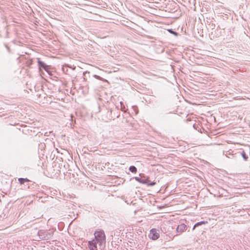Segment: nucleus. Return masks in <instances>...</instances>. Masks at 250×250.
<instances>
[{"label":"nucleus","mask_w":250,"mask_h":250,"mask_svg":"<svg viewBox=\"0 0 250 250\" xmlns=\"http://www.w3.org/2000/svg\"><path fill=\"white\" fill-rule=\"evenodd\" d=\"M94 236L95 239L93 240L98 243L100 249H103L105 246V235L104 230L95 231Z\"/></svg>","instance_id":"obj_1"},{"label":"nucleus","mask_w":250,"mask_h":250,"mask_svg":"<svg viewBox=\"0 0 250 250\" xmlns=\"http://www.w3.org/2000/svg\"><path fill=\"white\" fill-rule=\"evenodd\" d=\"M56 229H52L49 230L40 229L38 231V234L40 239L42 240H48L50 239L54 234Z\"/></svg>","instance_id":"obj_2"},{"label":"nucleus","mask_w":250,"mask_h":250,"mask_svg":"<svg viewBox=\"0 0 250 250\" xmlns=\"http://www.w3.org/2000/svg\"><path fill=\"white\" fill-rule=\"evenodd\" d=\"M188 229V227L184 223H180L178 225L176 228V232L177 234L175 235L176 236L179 235L183 232H185Z\"/></svg>","instance_id":"obj_3"},{"label":"nucleus","mask_w":250,"mask_h":250,"mask_svg":"<svg viewBox=\"0 0 250 250\" xmlns=\"http://www.w3.org/2000/svg\"><path fill=\"white\" fill-rule=\"evenodd\" d=\"M148 236L150 239L155 240L159 237L160 235L156 229H152L150 230Z\"/></svg>","instance_id":"obj_4"},{"label":"nucleus","mask_w":250,"mask_h":250,"mask_svg":"<svg viewBox=\"0 0 250 250\" xmlns=\"http://www.w3.org/2000/svg\"><path fill=\"white\" fill-rule=\"evenodd\" d=\"M38 63L39 68H42L46 72H48V70L50 69V66L46 65L43 62L41 61L39 58L38 59Z\"/></svg>","instance_id":"obj_5"},{"label":"nucleus","mask_w":250,"mask_h":250,"mask_svg":"<svg viewBox=\"0 0 250 250\" xmlns=\"http://www.w3.org/2000/svg\"><path fill=\"white\" fill-rule=\"evenodd\" d=\"M142 181L145 182L143 183V184L147 185L148 186H153L156 184V182H151L148 177H146L144 175L143 176Z\"/></svg>","instance_id":"obj_6"},{"label":"nucleus","mask_w":250,"mask_h":250,"mask_svg":"<svg viewBox=\"0 0 250 250\" xmlns=\"http://www.w3.org/2000/svg\"><path fill=\"white\" fill-rule=\"evenodd\" d=\"M98 243H96L93 240L89 241L88 242V248L89 250H98L97 248Z\"/></svg>","instance_id":"obj_7"},{"label":"nucleus","mask_w":250,"mask_h":250,"mask_svg":"<svg viewBox=\"0 0 250 250\" xmlns=\"http://www.w3.org/2000/svg\"><path fill=\"white\" fill-rule=\"evenodd\" d=\"M207 223L208 222L207 221H201V222H197L194 225V226L192 228V230H194L196 227H197L199 226H201L203 224H205Z\"/></svg>","instance_id":"obj_8"},{"label":"nucleus","mask_w":250,"mask_h":250,"mask_svg":"<svg viewBox=\"0 0 250 250\" xmlns=\"http://www.w3.org/2000/svg\"><path fill=\"white\" fill-rule=\"evenodd\" d=\"M18 180L21 184H23L25 182L29 181L28 179L23 178H20Z\"/></svg>","instance_id":"obj_9"},{"label":"nucleus","mask_w":250,"mask_h":250,"mask_svg":"<svg viewBox=\"0 0 250 250\" xmlns=\"http://www.w3.org/2000/svg\"><path fill=\"white\" fill-rule=\"evenodd\" d=\"M129 169L131 172L134 173H136L137 170V168L134 166H130L129 167Z\"/></svg>","instance_id":"obj_10"},{"label":"nucleus","mask_w":250,"mask_h":250,"mask_svg":"<svg viewBox=\"0 0 250 250\" xmlns=\"http://www.w3.org/2000/svg\"><path fill=\"white\" fill-rule=\"evenodd\" d=\"M242 156L243 157V159L245 161H247L248 159V156L246 155L245 152L244 150H243L242 152L241 153Z\"/></svg>","instance_id":"obj_11"},{"label":"nucleus","mask_w":250,"mask_h":250,"mask_svg":"<svg viewBox=\"0 0 250 250\" xmlns=\"http://www.w3.org/2000/svg\"><path fill=\"white\" fill-rule=\"evenodd\" d=\"M142 178H143V176H141V177H135V179L137 182H138L140 183H145V182L144 181H142Z\"/></svg>","instance_id":"obj_12"},{"label":"nucleus","mask_w":250,"mask_h":250,"mask_svg":"<svg viewBox=\"0 0 250 250\" xmlns=\"http://www.w3.org/2000/svg\"><path fill=\"white\" fill-rule=\"evenodd\" d=\"M168 31L171 34L175 35V36H177L178 35V33L174 31H173L172 29H170L168 30Z\"/></svg>","instance_id":"obj_13"},{"label":"nucleus","mask_w":250,"mask_h":250,"mask_svg":"<svg viewBox=\"0 0 250 250\" xmlns=\"http://www.w3.org/2000/svg\"><path fill=\"white\" fill-rule=\"evenodd\" d=\"M94 77L99 80H103V79L102 77L97 75H94Z\"/></svg>","instance_id":"obj_14"}]
</instances>
